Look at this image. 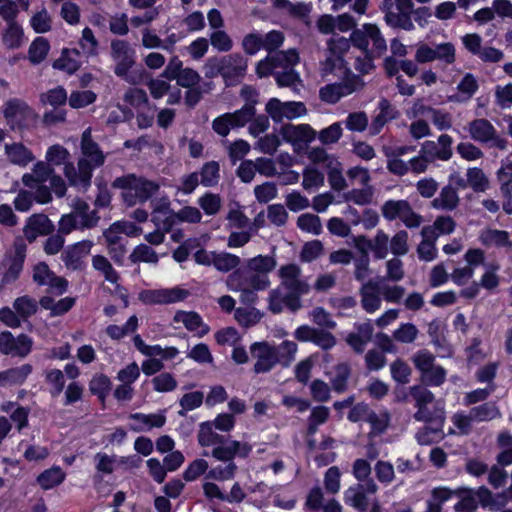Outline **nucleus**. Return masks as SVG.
Instances as JSON below:
<instances>
[{
	"label": "nucleus",
	"mask_w": 512,
	"mask_h": 512,
	"mask_svg": "<svg viewBox=\"0 0 512 512\" xmlns=\"http://www.w3.org/2000/svg\"><path fill=\"white\" fill-rule=\"evenodd\" d=\"M429 386L424 384H416L409 387L408 394L414 401L417 409L413 417L416 421L432 423L433 427L425 426L417 433L418 443L425 445L430 443L429 434H439L445 422V410L437 402L433 409H429L428 405L435 401V395L428 389Z\"/></svg>",
	"instance_id": "nucleus-1"
},
{
	"label": "nucleus",
	"mask_w": 512,
	"mask_h": 512,
	"mask_svg": "<svg viewBox=\"0 0 512 512\" xmlns=\"http://www.w3.org/2000/svg\"><path fill=\"white\" fill-rule=\"evenodd\" d=\"M82 157L78 161V169L72 163H66L64 174L69 184L86 190L91 184L94 169L102 166L105 155L99 145L92 139L91 128H87L81 137Z\"/></svg>",
	"instance_id": "nucleus-2"
},
{
	"label": "nucleus",
	"mask_w": 512,
	"mask_h": 512,
	"mask_svg": "<svg viewBox=\"0 0 512 512\" xmlns=\"http://www.w3.org/2000/svg\"><path fill=\"white\" fill-rule=\"evenodd\" d=\"M112 186L121 190V198L128 207L151 201L160 190V183L134 173L117 177Z\"/></svg>",
	"instance_id": "nucleus-3"
},
{
	"label": "nucleus",
	"mask_w": 512,
	"mask_h": 512,
	"mask_svg": "<svg viewBox=\"0 0 512 512\" xmlns=\"http://www.w3.org/2000/svg\"><path fill=\"white\" fill-rule=\"evenodd\" d=\"M251 452L252 446L249 443L237 440H230L225 445L213 448L211 452L212 457L225 464L211 468L207 473V477L216 481L233 479L238 469L234 458H247Z\"/></svg>",
	"instance_id": "nucleus-4"
},
{
	"label": "nucleus",
	"mask_w": 512,
	"mask_h": 512,
	"mask_svg": "<svg viewBox=\"0 0 512 512\" xmlns=\"http://www.w3.org/2000/svg\"><path fill=\"white\" fill-rule=\"evenodd\" d=\"M411 361L419 372L421 383L425 386L440 387L445 383L447 370L436 363L435 355L428 349L416 351L412 355Z\"/></svg>",
	"instance_id": "nucleus-5"
},
{
	"label": "nucleus",
	"mask_w": 512,
	"mask_h": 512,
	"mask_svg": "<svg viewBox=\"0 0 512 512\" xmlns=\"http://www.w3.org/2000/svg\"><path fill=\"white\" fill-rule=\"evenodd\" d=\"M350 44L371 55L382 56L387 50L386 40L376 24L365 23L354 29L350 35Z\"/></svg>",
	"instance_id": "nucleus-6"
},
{
	"label": "nucleus",
	"mask_w": 512,
	"mask_h": 512,
	"mask_svg": "<svg viewBox=\"0 0 512 512\" xmlns=\"http://www.w3.org/2000/svg\"><path fill=\"white\" fill-rule=\"evenodd\" d=\"M110 57L114 62V74L124 81L134 84V77L129 73L136 63V51L132 45L123 39H114L110 43Z\"/></svg>",
	"instance_id": "nucleus-7"
},
{
	"label": "nucleus",
	"mask_w": 512,
	"mask_h": 512,
	"mask_svg": "<svg viewBox=\"0 0 512 512\" xmlns=\"http://www.w3.org/2000/svg\"><path fill=\"white\" fill-rule=\"evenodd\" d=\"M350 49V40L343 36H334L327 41L324 59L320 62L323 78L336 75L344 69V55Z\"/></svg>",
	"instance_id": "nucleus-8"
},
{
	"label": "nucleus",
	"mask_w": 512,
	"mask_h": 512,
	"mask_svg": "<svg viewBox=\"0 0 512 512\" xmlns=\"http://www.w3.org/2000/svg\"><path fill=\"white\" fill-rule=\"evenodd\" d=\"M256 114L255 105L246 103L234 112L224 113L212 121V130L221 137H227L232 129L244 127Z\"/></svg>",
	"instance_id": "nucleus-9"
},
{
	"label": "nucleus",
	"mask_w": 512,
	"mask_h": 512,
	"mask_svg": "<svg viewBox=\"0 0 512 512\" xmlns=\"http://www.w3.org/2000/svg\"><path fill=\"white\" fill-rule=\"evenodd\" d=\"M299 62V55L295 49L268 53L256 66V73L260 78L268 77L278 71L295 67Z\"/></svg>",
	"instance_id": "nucleus-10"
},
{
	"label": "nucleus",
	"mask_w": 512,
	"mask_h": 512,
	"mask_svg": "<svg viewBox=\"0 0 512 512\" xmlns=\"http://www.w3.org/2000/svg\"><path fill=\"white\" fill-rule=\"evenodd\" d=\"M365 83L359 75L349 73L341 82L327 84L320 88V99L328 104H335L343 97L361 90Z\"/></svg>",
	"instance_id": "nucleus-11"
},
{
	"label": "nucleus",
	"mask_w": 512,
	"mask_h": 512,
	"mask_svg": "<svg viewBox=\"0 0 512 512\" xmlns=\"http://www.w3.org/2000/svg\"><path fill=\"white\" fill-rule=\"evenodd\" d=\"M468 132L471 139L476 142L489 143L491 147L507 150V139L500 137L495 127L487 119L479 118L471 121L468 124Z\"/></svg>",
	"instance_id": "nucleus-12"
},
{
	"label": "nucleus",
	"mask_w": 512,
	"mask_h": 512,
	"mask_svg": "<svg viewBox=\"0 0 512 512\" xmlns=\"http://www.w3.org/2000/svg\"><path fill=\"white\" fill-rule=\"evenodd\" d=\"M190 292L178 286L172 288L147 289L139 293V300L146 305H168L184 301Z\"/></svg>",
	"instance_id": "nucleus-13"
},
{
	"label": "nucleus",
	"mask_w": 512,
	"mask_h": 512,
	"mask_svg": "<svg viewBox=\"0 0 512 512\" xmlns=\"http://www.w3.org/2000/svg\"><path fill=\"white\" fill-rule=\"evenodd\" d=\"M278 276L280 278L279 285L300 299L310 291V285L302 278L301 268L295 263L281 266Z\"/></svg>",
	"instance_id": "nucleus-14"
},
{
	"label": "nucleus",
	"mask_w": 512,
	"mask_h": 512,
	"mask_svg": "<svg viewBox=\"0 0 512 512\" xmlns=\"http://www.w3.org/2000/svg\"><path fill=\"white\" fill-rule=\"evenodd\" d=\"M265 110L274 122H281L284 119H297L307 113L306 106L303 102H282L278 98H271L267 102Z\"/></svg>",
	"instance_id": "nucleus-15"
},
{
	"label": "nucleus",
	"mask_w": 512,
	"mask_h": 512,
	"mask_svg": "<svg viewBox=\"0 0 512 512\" xmlns=\"http://www.w3.org/2000/svg\"><path fill=\"white\" fill-rule=\"evenodd\" d=\"M378 490L379 486L375 480L369 479L364 483H357L350 486L344 492V501L357 511L365 512L369 506L368 495H374Z\"/></svg>",
	"instance_id": "nucleus-16"
},
{
	"label": "nucleus",
	"mask_w": 512,
	"mask_h": 512,
	"mask_svg": "<svg viewBox=\"0 0 512 512\" xmlns=\"http://www.w3.org/2000/svg\"><path fill=\"white\" fill-rule=\"evenodd\" d=\"M152 208L151 221L157 228L164 231H172L175 227V213L171 208V201L168 196L153 198L150 201Z\"/></svg>",
	"instance_id": "nucleus-17"
},
{
	"label": "nucleus",
	"mask_w": 512,
	"mask_h": 512,
	"mask_svg": "<svg viewBox=\"0 0 512 512\" xmlns=\"http://www.w3.org/2000/svg\"><path fill=\"white\" fill-rule=\"evenodd\" d=\"M33 340L26 334L14 337L9 331L0 334V351L5 355L25 358L31 351Z\"/></svg>",
	"instance_id": "nucleus-18"
},
{
	"label": "nucleus",
	"mask_w": 512,
	"mask_h": 512,
	"mask_svg": "<svg viewBox=\"0 0 512 512\" xmlns=\"http://www.w3.org/2000/svg\"><path fill=\"white\" fill-rule=\"evenodd\" d=\"M452 143L451 136L441 134L437 141H425L421 145L420 153H423L431 162L435 160L448 161L453 155Z\"/></svg>",
	"instance_id": "nucleus-19"
},
{
	"label": "nucleus",
	"mask_w": 512,
	"mask_h": 512,
	"mask_svg": "<svg viewBox=\"0 0 512 512\" xmlns=\"http://www.w3.org/2000/svg\"><path fill=\"white\" fill-rule=\"evenodd\" d=\"M26 249V244L22 241L15 242L13 253L6 259V270L1 279L2 285L11 284L19 278L23 270Z\"/></svg>",
	"instance_id": "nucleus-20"
},
{
	"label": "nucleus",
	"mask_w": 512,
	"mask_h": 512,
	"mask_svg": "<svg viewBox=\"0 0 512 512\" xmlns=\"http://www.w3.org/2000/svg\"><path fill=\"white\" fill-rule=\"evenodd\" d=\"M268 303L270 311L274 314L281 313L284 308L296 312L302 307L301 299L280 285L269 292Z\"/></svg>",
	"instance_id": "nucleus-21"
},
{
	"label": "nucleus",
	"mask_w": 512,
	"mask_h": 512,
	"mask_svg": "<svg viewBox=\"0 0 512 512\" xmlns=\"http://www.w3.org/2000/svg\"><path fill=\"white\" fill-rule=\"evenodd\" d=\"M250 351L253 358L256 359L254 372L257 374L267 373L278 364L274 345L267 342H255L251 345Z\"/></svg>",
	"instance_id": "nucleus-22"
},
{
	"label": "nucleus",
	"mask_w": 512,
	"mask_h": 512,
	"mask_svg": "<svg viewBox=\"0 0 512 512\" xmlns=\"http://www.w3.org/2000/svg\"><path fill=\"white\" fill-rule=\"evenodd\" d=\"M358 294L361 307L366 313L373 314L381 308L383 296L380 282L373 279L364 282L361 284Z\"/></svg>",
	"instance_id": "nucleus-23"
},
{
	"label": "nucleus",
	"mask_w": 512,
	"mask_h": 512,
	"mask_svg": "<svg viewBox=\"0 0 512 512\" xmlns=\"http://www.w3.org/2000/svg\"><path fill=\"white\" fill-rule=\"evenodd\" d=\"M94 242L92 240H83L68 246L61 254V259L65 266L72 270L82 268L83 259L90 253Z\"/></svg>",
	"instance_id": "nucleus-24"
},
{
	"label": "nucleus",
	"mask_w": 512,
	"mask_h": 512,
	"mask_svg": "<svg viewBox=\"0 0 512 512\" xmlns=\"http://www.w3.org/2000/svg\"><path fill=\"white\" fill-rule=\"evenodd\" d=\"M282 140L293 145L310 143L315 139L316 132L308 124H285L279 131Z\"/></svg>",
	"instance_id": "nucleus-25"
},
{
	"label": "nucleus",
	"mask_w": 512,
	"mask_h": 512,
	"mask_svg": "<svg viewBox=\"0 0 512 512\" xmlns=\"http://www.w3.org/2000/svg\"><path fill=\"white\" fill-rule=\"evenodd\" d=\"M55 229L53 222L44 214L31 215L23 228L25 238L34 242L39 235H50Z\"/></svg>",
	"instance_id": "nucleus-26"
},
{
	"label": "nucleus",
	"mask_w": 512,
	"mask_h": 512,
	"mask_svg": "<svg viewBox=\"0 0 512 512\" xmlns=\"http://www.w3.org/2000/svg\"><path fill=\"white\" fill-rule=\"evenodd\" d=\"M223 78L232 83L243 77L247 69V60L240 54L234 53L221 57Z\"/></svg>",
	"instance_id": "nucleus-27"
},
{
	"label": "nucleus",
	"mask_w": 512,
	"mask_h": 512,
	"mask_svg": "<svg viewBox=\"0 0 512 512\" xmlns=\"http://www.w3.org/2000/svg\"><path fill=\"white\" fill-rule=\"evenodd\" d=\"M374 328L370 320L355 324V331L349 333L346 342L356 353H362L365 346L371 341Z\"/></svg>",
	"instance_id": "nucleus-28"
},
{
	"label": "nucleus",
	"mask_w": 512,
	"mask_h": 512,
	"mask_svg": "<svg viewBox=\"0 0 512 512\" xmlns=\"http://www.w3.org/2000/svg\"><path fill=\"white\" fill-rule=\"evenodd\" d=\"M129 419L133 422L130 423L129 428L134 432L149 431L152 428H160L166 423V417L163 413H132Z\"/></svg>",
	"instance_id": "nucleus-29"
},
{
	"label": "nucleus",
	"mask_w": 512,
	"mask_h": 512,
	"mask_svg": "<svg viewBox=\"0 0 512 512\" xmlns=\"http://www.w3.org/2000/svg\"><path fill=\"white\" fill-rule=\"evenodd\" d=\"M356 246L371 249L375 259L382 260L390 251L389 236L383 230H378L373 240H368L364 236L358 237Z\"/></svg>",
	"instance_id": "nucleus-30"
},
{
	"label": "nucleus",
	"mask_w": 512,
	"mask_h": 512,
	"mask_svg": "<svg viewBox=\"0 0 512 512\" xmlns=\"http://www.w3.org/2000/svg\"><path fill=\"white\" fill-rule=\"evenodd\" d=\"M72 213L79 220L80 230L91 229L98 225L100 216L96 210H91L88 203L77 200Z\"/></svg>",
	"instance_id": "nucleus-31"
},
{
	"label": "nucleus",
	"mask_w": 512,
	"mask_h": 512,
	"mask_svg": "<svg viewBox=\"0 0 512 512\" xmlns=\"http://www.w3.org/2000/svg\"><path fill=\"white\" fill-rule=\"evenodd\" d=\"M379 113L374 117L370 125V133L377 135L384 127V125L397 117L398 111L396 108L385 98L381 99L378 103Z\"/></svg>",
	"instance_id": "nucleus-32"
},
{
	"label": "nucleus",
	"mask_w": 512,
	"mask_h": 512,
	"mask_svg": "<svg viewBox=\"0 0 512 512\" xmlns=\"http://www.w3.org/2000/svg\"><path fill=\"white\" fill-rule=\"evenodd\" d=\"M242 272L240 270L233 271L227 278V286L231 291L240 292V301L244 304H253L257 301L258 296L256 290H253L240 281Z\"/></svg>",
	"instance_id": "nucleus-33"
},
{
	"label": "nucleus",
	"mask_w": 512,
	"mask_h": 512,
	"mask_svg": "<svg viewBox=\"0 0 512 512\" xmlns=\"http://www.w3.org/2000/svg\"><path fill=\"white\" fill-rule=\"evenodd\" d=\"M174 321L182 323L189 331H197L200 337L209 332V327L203 323L201 316L193 311H177L174 315Z\"/></svg>",
	"instance_id": "nucleus-34"
},
{
	"label": "nucleus",
	"mask_w": 512,
	"mask_h": 512,
	"mask_svg": "<svg viewBox=\"0 0 512 512\" xmlns=\"http://www.w3.org/2000/svg\"><path fill=\"white\" fill-rule=\"evenodd\" d=\"M383 11H385L384 20L388 26L406 31L414 29V24L411 19L412 11H404L394 8L383 9Z\"/></svg>",
	"instance_id": "nucleus-35"
},
{
	"label": "nucleus",
	"mask_w": 512,
	"mask_h": 512,
	"mask_svg": "<svg viewBox=\"0 0 512 512\" xmlns=\"http://www.w3.org/2000/svg\"><path fill=\"white\" fill-rule=\"evenodd\" d=\"M215 430L210 421L201 423L197 434L199 445L202 447L214 446L215 448L220 445H225L229 441L225 440L224 436L218 434Z\"/></svg>",
	"instance_id": "nucleus-36"
},
{
	"label": "nucleus",
	"mask_w": 512,
	"mask_h": 512,
	"mask_svg": "<svg viewBox=\"0 0 512 512\" xmlns=\"http://www.w3.org/2000/svg\"><path fill=\"white\" fill-rule=\"evenodd\" d=\"M5 153L12 164L22 167L34 160L32 152L22 143L6 144Z\"/></svg>",
	"instance_id": "nucleus-37"
},
{
	"label": "nucleus",
	"mask_w": 512,
	"mask_h": 512,
	"mask_svg": "<svg viewBox=\"0 0 512 512\" xmlns=\"http://www.w3.org/2000/svg\"><path fill=\"white\" fill-rule=\"evenodd\" d=\"M459 196L457 191L451 185L444 186L439 195L433 199L432 206L435 209L452 211L459 204Z\"/></svg>",
	"instance_id": "nucleus-38"
},
{
	"label": "nucleus",
	"mask_w": 512,
	"mask_h": 512,
	"mask_svg": "<svg viewBox=\"0 0 512 512\" xmlns=\"http://www.w3.org/2000/svg\"><path fill=\"white\" fill-rule=\"evenodd\" d=\"M419 113L430 119L434 126L440 131L448 130L452 127V117L448 112L430 106H421Z\"/></svg>",
	"instance_id": "nucleus-39"
},
{
	"label": "nucleus",
	"mask_w": 512,
	"mask_h": 512,
	"mask_svg": "<svg viewBox=\"0 0 512 512\" xmlns=\"http://www.w3.org/2000/svg\"><path fill=\"white\" fill-rule=\"evenodd\" d=\"M79 57L80 52L77 49H64L61 57L53 63V67L55 69L65 71L68 74H73L81 65Z\"/></svg>",
	"instance_id": "nucleus-40"
},
{
	"label": "nucleus",
	"mask_w": 512,
	"mask_h": 512,
	"mask_svg": "<svg viewBox=\"0 0 512 512\" xmlns=\"http://www.w3.org/2000/svg\"><path fill=\"white\" fill-rule=\"evenodd\" d=\"M366 422L371 428L367 435L368 439L375 438L387 430L390 423V414L387 410H380L378 412L372 410Z\"/></svg>",
	"instance_id": "nucleus-41"
},
{
	"label": "nucleus",
	"mask_w": 512,
	"mask_h": 512,
	"mask_svg": "<svg viewBox=\"0 0 512 512\" xmlns=\"http://www.w3.org/2000/svg\"><path fill=\"white\" fill-rule=\"evenodd\" d=\"M276 259L270 255H257L246 262V269L251 273L268 275L276 267Z\"/></svg>",
	"instance_id": "nucleus-42"
},
{
	"label": "nucleus",
	"mask_w": 512,
	"mask_h": 512,
	"mask_svg": "<svg viewBox=\"0 0 512 512\" xmlns=\"http://www.w3.org/2000/svg\"><path fill=\"white\" fill-rule=\"evenodd\" d=\"M91 262L93 269L99 272L107 282L116 284L119 281V274L108 258L103 255H94Z\"/></svg>",
	"instance_id": "nucleus-43"
},
{
	"label": "nucleus",
	"mask_w": 512,
	"mask_h": 512,
	"mask_svg": "<svg viewBox=\"0 0 512 512\" xmlns=\"http://www.w3.org/2000/svg\"><path fill=\"white\" fill-rule=\"evenodd\" d=\"M298 346L295 342L285 340L279 345H274V351L278 364L287 368L295 360Z\"/></svg>",
	"instance_id": "nucleus-44"
},
{
	"label": "nucleus",
	"mask_w": 512,
	"mask_h": 512,
	"mask_svg": "<svg viewBox=\"0 0 512 512\" xmlns=\"http://www.w3.org/2000/svg\"><path fill=\"white\" fill-rule=\"evenodd\" d=\"M456 492L446 487L434 488L430 498L426 501V512H442V505L447 502Z\"/></svg>",
	"instance_id": "nucleus-45"
},
{
	"label": "nucleus",
	"mask_w": 512,
	"mask_h": 512,
	"mask_svg": "<svg viewBox=\"0 0 512 512\" xmlns=\"http://www.w3.org/2000/svg\"><path fill=\"white\" fill-rule=\"evenodd\" d=\"M65 472L58 466L43 471L37 482L44 490H49L60 485L65 480Z\"/></svg>",
	"instance_id": "nucleus-46"
},
{
	"label": "nucleus",
	"mask_w": 512,
	"mask_h": 512,
	"mask_svg": "<svg viewBox=\"0 0 512 512\" xmlns=\"http://www.w3.org/2000/svg\"><path fill=\"white\" fill-rule=\"evenodd\" d=\"M481 239L486 245H494L508 250L512 249L509 233L504 230L489 229L482 234Z\"/></svg>",
	"instance_id": "nucleus-47"
},
{
	"label": "nucleus",
	"mask_w": 512,
	"mask_h": 512,
	"mask_svg": "<svg viewBox=\"0 0 512 512\" xmlns=\"http://www.w3.org/2000/svg\"><path fill=\"white\" fill-rule=\"evenodd\" d=\"M13 309L18 313L22 321H27L37 312L38 302L32 297L24 295L14 300Z\"/></svg>",
	"instance_id": "nucleus-48"
},
{
	"label": "nucleus",
	"mask_w": 512,
	"mask_h": 512,
	"mask_svg": "<svg viewBox=\"0 0 512 512\" xmlns=\"http://www.w3.org/2000/svg\"><path fill=\"white\" fill-rule=\"evenodd\" d=\"M129 260L133 263H148L156 265L159 261L157 252L147 244L137 245L131 254Z\"/></svg>",
	"instance_id": "nucleus-49"
},
{
	"label": "nucleus",
	"mask_w": 512,
	"mask_h": 512,
	"mask_svg": "<svg viewBox=\"0 0 512 512\" xmlns=\"http://www.w3.org/2000/svg\"><path fill=\"white\" fill-rule=\"evenodd\" d=\"M475 422H486L501 417V412L493 402H486L470 409Z\"/></svg>",
	"instance_id": "nucleus-50"
},
{
	"label": "nucleus",
	"mask_w": 512,
	"mask_h": 512,
	"mask_svg": "<svg viewBox=\"0 0 512 512\" xmlns=\"http://www.w3.org/2000/svg\"><path fill=\"white\" fill-rule=\"evenodd\" d=\"M200 184L204 187H214L220 179V165L217 161H209L205 163L200 172Z\"/></svg>",
	"instance_id": "nucleus-51"
},
{
	"label": "nucleus",
	"mask_w": 512,
	"mask_h": 512,
	"mask_svg": "<svg viewBox=\"0 0 512 512\" xmlns=\"http://www.w3.org/2000/svg\"><path fill=\"white\" fill-rule=\"evenodd\" d=\"M409 205L407 200H388L382 205L381 212L383 217L389 221L400 220Z\"/></svg>",
	"instance_id": "nucleus-52"
},
{
	"label": "nucleus",
	"mask_w": 512,
	"mask_h": 512,
	"mask_svg": "<svg viewBox=\"0 0 512 512\" xmlns=\"http://www.w3.org/2000/svg\"><path fill=\"white\" fill-rule=\"evenodd\" d=\"M213 266L216 270L227 273L239 266L241 259L239 256L228 252L214 253Z\"/></svg>",
	"instance_id": "nucleus-53"
},
{
	"label": "nucleus",
	"mask_w": 512,
	"mask_h": 512,
	"mask_svg": "<svg viewBox=\"0 0 512 512\" xmlns=\"http://www.w3.org/2000/svg\"><path fill=\"white\" fill-rule=\"evenodd\" d=\"M297 227L312 235H320L323 230L321 219L312 213L301 214L297 219Z\"/></svg>",
	"instance_id": "nucleus-54"
},
{
	"label": "nucleus",
	"mask_w": 512,
	"mask_h": 512,
	"mask_svg": "<svg viewBox=\"0 0 512 512\" xmlns=\"http://www.w3.org/2000/svg\"><path fill=\"white\" fill-rule=\"evenodd\" d=\"M50 49L49 42L44 37H37L30 45L28 50V58L31 63L39 64L47 56Z\"/></svg>",
	"instance_id": "nucleus-55"
},
{
	"label": "nucleus",
	"mask_w": 512,
	"mask_h": 512,
	"mask_svg": "<svg viewBox=\"0 0 512 512\" xmlns=\"http://www.w3.org/2000/svg\"><path fill=\"white\" fill-rule=\"evenodd\" d=\"M479 88L478 81L472 73H466L457 85V90L461 94L456 97L457 101H467L477 92Z\"/></svg>",
	"instance_id": "nucleus-56"
},
{
	"label": "nucleus",
	"mask_w": 512,
	"mask_h": 512,
	"mask_svg": "<svg viewBox=\"0 0 512 512\" xmlns=\"http://www.w3.org/2000/svg\"><path fill=\"white\" fill-rule=\"evenodd\" d=\"M361 251V256L354 261V278L361 282H367V278L371 274L370 259L364 247H358Z\"/></svg>",
	"instance_id": "nucleus-57"
},
{
	"label": "nucleus",
	"mask_w": 512,
	"mask_h": 512,
	"mask_svg": "<svg viewBox=\"0 0 512 512\" xmlns=\"http://www.w3.org/2000/svg\"><path fill=\"white\" fill-rule=\"evenodd\" d=\"M434 60L451 65L456 61V48L451 42L438 43L433 46Z\"/></svg>",
	"instance_id": "nucleus-58"
},
{
	"label": "nucleus",
	"mask_w": 512,
	"mask_h": 512,
	"mask_svg": "<svg viewBox=\"0 0 512 512\" xmlns=\"http://www.w3.org/2000/svg\"><path fill=\"white\" fill-rule=\"evenodd\" d=\"M138 327V318L135 315H132L125 325H109L106 328V334L113 340H120L125 337L127 334L136 331Z\"/></svg>",
	"instance_id": "nucleus-59"
},
{
	"label": "nucleus",
	"mask_w": 512,
	"mask_h": 512,
	"mask_svg": "<svg viewBox=\"0 0 512 512\" xmlns=\"http://www.w3.org/2000/svg\"><path fill=\"white\" fill-rule=\"evenodd\" d=\"M376 479L383 485L388 486L395 480V469L391 462L378 460L374 465Z\"/></svg>",
	"instance_id": "nucleus-60"
},
{
	"label": "nucleus",
	"mask_w": 512,
	"mask_h": 512,
	"mask_svg": "<svg viewBox=\"0 0 512 512\" xmlns=\"http://www.w3.org/2000/svg\"><path fill=\"white\" fill-rule=\"evenodd\" d=\"M350 377V367L346 363L338 364L334 369V374L331 379L334 391L342 393L347 389L348 380Z\"/></svg>",
	"instance_id": "nucleus-61"
},
{
	"label": "nucleus",
	"mask_w": 512,
	"mask_h": 512,
	"mask_svg": "<svg viewBox=\"0 0 512 512\" xmlns=\"http://www.w3.org/2000/svg\"><path fill=\"white\" fill-rule=\"evenodd\" d=\"M33 367L31 364H23L18 367H13L6 370L8 386L22 385L28 376L32 373Z\"/></svg>",
	"instance_id": "nucleus-62"
},
{
	"label": "nucleus",
	"mask_w": 512,
	"mask_h": 512,
	"mask_svg": "<svg viewBox=\"0 0 512 512\" xmlns=\"http://www.w3.org/2000/svg\"><path fill=\"white\" fill-rule=\"evenodd\" d=\"M497 179L500 183V191L508 193V189H512V155L501 161V166L497 171Z\"/></svg>",
	"instance_id": "nucleus-63"
},
{
	"label": "nucleus",
	"mask_w": 512,
	"mask_h": 512,
	"mask_svg": "<svg viewBox=\"0 0 512 512\" xmlns=\"http://www.w3.org/2000/svg\"><path fill=\"white\" fill-rule=\"evenodd\" d=\"M111 388V381L108 376L104 374H97L93 376L89 383V390L92 394L98 396L99 399L104 400Z\"/></svg>",
	"instance_id": "nucleus-64"
}]
</instances>
